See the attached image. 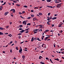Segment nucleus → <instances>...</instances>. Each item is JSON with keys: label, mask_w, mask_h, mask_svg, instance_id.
Instances as JSON below:
<instances>
[{"label": "nucleus", "mask_w": 64, "mask_h": 64, "mask_svg": "<svg viewBox=\"0 0 64 64\" xmlns=\"http://www.w3.org/2000/svg\"><path fill=\"white\" fill-rule=\"evenodd\" d=\"M31 16L32 17H33V16H34V15L33 14H32L31 15Z\"/></svg>", "instance_id": "37998d69"}, {"label": "nucleus", "mask_w": 64, "mask_h": 64, "mask_svg": "<svg viewBox=\"0 0 64 64\" xmlns=\"http://www.w3.org/2000/svg\"><path fill=\"white\" fill-rule=\"evenodd\" d=\"M58 15V14H55L54 15L55 16H57Z\"/></svg>", "instance_id": "3c124183"}, {"label": "nucleus", "mask_w": 64, "mask_h": 64, "mask_svg": "<svg viewBox=\"0 0 64 64\" xmlns=\"http://www.w3.org/2000/svg\"><path fill=\"white\" fill-rule=\"evenodd\" d=\"M54 1H55V3H57V4L59 3H60V2L58 1V0H54Z\"/></svg>", "instance_id": "7ed1b4c3"}, {"label": "nucleus", "mask_w": 64, "mask_h": 64, "mask_svg": "<svg viewBox=\"0 0 64 64\" xmlns=\"http://www.w3.org/2000/svg\"><path fill=\"white\" fill-rule=\"evenodd\" d=\"M40 63L42 64H44V63L43 62H40Z\"/></svg>", "instance_id": "393cba45"}, {"label": "nucleus", "mask_w": 64, "mask_h": 64, "mask_svg": "<svg viewBox=\"0 0 64 64\" xmlns=\"http://www.w3.org/2000/svg\"><path fill=\"white\" fill-rule=\"evenodd\" d=\"M22 33H20L18 34V35H22Z\"/></svg>", "instance_id": "473e14b6"}, {"label": "nucleus", "mask_w": 64, "mask_h": 64, "mask_svg": "<svg viewBox=\"0 0 64 64\" xmlns=\"http://www.w3.org/2000/svg\"><path fill=\"white\" fill-rule=\"evenodd\" d=\"M33 20L34 21H35L36 20V18H33Z\"/></svg>", "instance_id": "ddd939ff"}, {"label": "nucleus", "mask_w": 64, "mask_h": 64, "mask_svg": "<svg viewBox=\"0 0 64 64\" xmlns=\"http://www.w3.org/2000/svg\"><path fill=\"white\" fill-rule=\"evenodd\" d=\"M3 34H4L3 33L0 32V35H3Z\"/></svg>", "instance_id": "a211bd4d"}, {"label": "nucleus", "mask_w": 64, "mask_h": 64, "mask_svg": "<svg viewBox=\"0 0 64 64\" xmlns=\"http://www.w3.org/2000/svg\"><path fill=\"white\" fill-rule=\"evenodd\" d=\"M62 3H60V4H57V6H56V7L57 8H59L60 7H59V6L60 7V6H61V4H62Z\"/></svg>", "instance_id": "f257e3e1"}, {"label": "nucleus", "mask_w": 64, "mask_h": 64, "mask_svg": "<svg viewBox=\"0 0 64 64\" xmlns=\"http://www.w3.org/2000/svg\"><path fill=\"white\" fill-rule=\"evenodd\" d=\"M60 34H58V36H60Z\"/></svg>", "instance_id": "4d7b16f0"}, {"label": "nucleus", "mask_w": 64, "mask_h": 64, "mask_svg": "<svg viewBox=\"0 0 64 64\" xmlns=\"http://www.w3.org/2000/svg\"><path fill=\"white\" fill-rule=\"evenodd\" d=\"M43 52H44V51H42L41 52V53H43Z\"/></svg>", "instance_id": "69168bd1"}, {"label": "nucleus", "mask_w": 64, "mask_h": 64, "mask_svg": "<svg viewBox=\"0 0 64 64\" xmlns=\"http://www.w3.org/2000/svg\"><path fill=\"white\" fill-rule=\"evenodd\" d=\"M27 25H28H28L30 26L31 25V24L28 23V24Z\"/></svg>", "instance_id": "b1692460"}, {"label": "nucleus", "mask_w": 64, "mask_h": 64, "mask_svg": "<svg viewBox=\"0 0 64 64\" xmlns=\"http://www.w3.org/2000/svg\"><path fill=\"white\" fill-rule=\"evenodd\" d=\"M36 40H38V41H41V40H40L39 38H34V40H35V41H36Z\"/></svg>", "instance_id": "f03ea898"}, {"label": "nucleus", "mask_w": 64, "mask_h": 64, "mask_svg": "<svg viewBox=\"0 0 64 64\" xmlns=\"http://www.w3.org/2000/svg\"><path fill=\"white\" fill-rule=\"evenodd\" d=\"M24 42H21L20 43V44H22V43H23Z\"/></svg>", "instance_id": "13d9d810"}, {"label": "nucleus", "mask_w": 64, "mask_h": 64, "mask_svg": "<svg viewBox=\"0 0 64 64\" xmlns=\"http://www.w3.org/2000/svg\"><path fill=\"white\" fill-rule=\"evenodd\" d=\"M30 18H30V17H28L27 18L28 19H30Z\"/></svg>", "instance_id": "f704fd0d"}, {"label": "nucleus", "mask_w": 64, "mask_h": 64, "mask_svg": "<svg viewBox=\"0 0 64 64\" xmlns=\"http://www.w3.org/2000/svg\"><path fill=\"white\" fill-rule=\"evenodd\" d=\"M39 15H42V13L41 12L39 13Z\"/></svg>", "instance_id": "6ab92c4d"}, {"label": "nucleus", "mask_w": 64, "mask_h": 64, "mask_svg": "<svg viewBox=\"0 0 64 64\" xmlns=\"http://www.w3.org/2000/svg\"><path fill=\"white\" fill-rule=\"evenodd\" d=\"M33 32H34V34H36V33H37V32H36L35 31H34Z\"/></svg>", "instance_id": "4be33fe9"}, {"label": "nucleus", "mask_w": 64, "mask_h": 64, "mask_svg": "<svg viewBox=\"0 0 64 64\" xmlns=\"http://www.w3.org/2000/svg\"><path fill=\"white\" fill-rule=\"evenodd\" d=\"M25 8H27L28 6H23Z\"/></svg>", "instance_id": "412c9836"}, {"label": "nucleus", "mask_w": 64, "mask_h": 64, "mask_svg": "<svg viewBox=\"0 0 64 64\" xmlns=\"http://www.w3.org/2000/svg\"><path fill=\"white\" fill-rule=\"evenodd\" d=\"M38 9V7H35V8H34V9H36L37 8Z\"/></svg>", "instance_id": "a19ab883"}, {"label": "nucleus", "mask_w": 64, "mask_h": 64, "mask_svg": "<svg viewBox=\"0 0 64 64\" xmlns=\"http://www.w3.org/2000/svg\"><path fill=\"white\" fill-rule=\"evenodd\" d=\"M20 17L21 18H22V19H24V18H23V17H22V16H20Z\"/></svg>", "instance_id": "c756f323"}, {"label": "nucleus", "mask_w": 64, "mask_h": 64, "mask_svg": "<svg viewBox=\"0 0 64 64\" xmlns=\"http://www.w3.org/2000/svg\"><path fill=\"white\" fill-rule=\"evenodd\" d=\"M47 7H48V8H50V6H47Z\"/></svg>", "instance_id": "49530a36"}, {"label": "nucleus", "mask_w": 64, "mask_h": 64, "mask_svg": "<svg viewBox=\"0 0 64 64\" xmlns=\"http://www.w3.org/2000/svg\"><path fill=\"white\" fill-rule=\"evenodd\" d=\"M19 14H22V13L21 12H19Z\"/></svg>", "instance_id": "680f3d73"}, {"label": "nucleus", "mask_w": 64, "mask_h": 64, "mask_svg": "<svg viewBox=\"0 0 64 64\" xmlns=\"http://www.w3.org/2000/svg\"><path fill=\"white\" fill-rule=\"evenodd\" d=\"M50 62H51V63H53V62L52 61V60H51V59H50Z\"/></svg>", "instance_id": "bb28decb"}, {"label": "nucleus", "mask_w": 64, "mask_h": 64, "mask_svg": "<svg viewBox=\"0 0 64 64\" xmlns=\"http://www.w3.org/2000/svg\"><path fill=\"white\" fill-rule=\"evenodd\" d=\"M10 52H11V53H12V50H10Z\"/></svg>", "instance_id": "8fccbe9b"}, {"label": "nucleus", "mask_w": 64, "mask_h": 64, "mask_svg": "<svg viewBox=\"0 0 64 64\" xmlns=\"http://www.w3.org/2000/svg\"><path fill=\"white\" fill-rule=\"evenodd\" d=\"M25 31V30H22L21 31H20V33H23V32H24Z\"/></svg>", "instance_id": "0eeeda50"}, {"label": "nucleus", "mask_w": 64, "mask_h": 64, "mask_svg": "<svg viewBox=\"0 0 64 64\" xmlns=\"http://www.w3.org/2000/svg\"><path fill=\"white\" fill-rule=\"evenodd\" d=\"M22 48H21V49H20L19 50V52L20 53H21V52H22Z\"/></svg>", "instance_id": "1a4fd4ad"}, {"label": "nucleus", "mask_w": 64, "mask_h": 64, "mask_svg": "<svg viewBox=\"0 0 64 64\" xmlns=\"http://www.w3.org/2000/svg\"><path fill=\"white\" fill-rule=\"evenodd\" d=\"M2 53H5V51H3L2 52Z\"/></svg>", "instance_id": "603ef678"}, {"label": "nucleus", "mask_w": 64, "mask_h": 64, "mask_svg": "<svg viewBox=\"0 0 64 64\" xmlns=\"http://www.w3.org/2000/svg\"><path fill=\"white\" fill-rule=\"evenodd\" d=\"M25 56L23 55L22 56V58H23V59H24V58H25Z\"/></svg>", "instance_id": "2eb2a0df"}, {"label": "nucleus", "mask_w": 64, "mask_h": 64, "mask_svg": "<svg viewBox=\"0 0 64 64\" xmlns=\"http://www.w3.org/2000/svg\"><path fill=\"white\" fill-rule=\"evenodd\" d=\"M6 27L7 28H8L9 27V26H6Z\"/></svg>", "instance_id": "09e8293b"}, {"label": "nucleus", "mask_w": 64, "mask_h": 64, "mask_svg": "<svg viewBox=\"0 0 64 64\" xmlns=\"http://www.w3.org/2000/svg\"><path fill=\"white\" fill-rule=\"evenodd\" d=\"M34 30V31H38V29Z\"/></svg>", "instance_id": "4c0bfd02"}, {"label": "nucleus", "mask_w": 64, "mask_h": 64, "mask_svg": "<svg viewBox=\"0 0 64 64\" xmlns=\"http://www.w3.org/2000/svg\"><path fill=\"white\" fill-rule=\"evenodd\" d=\"M40 58H42V56H40Z\"/></svg>", "instance_id": "0e129e2a"}, {"label": "nucleus", "mask_w": 64, "mask_h": 64, "mask_svg": "<svg viewBox=\"0 0 64 64\" xmlns=\"http://www.w3.org/2000/svg\"><path fill=\"white\" fill-rule=\"evenodd\" d=\"M46 32H48V31H49V30H46Z\"/></svg>", "instance_id": "c03bdc74"}, {"label": "nucleus", "mask_w": 64, "mask_h": 64, "mask_svg": "<svg viewBox=\"0 0 64 64\" xmlns=\"http://www.w3.org/2000/svg\"><path fill=\"white\" fill-rule=\"evenodd\" d=\"M28 32H29L27 31V32H26L25 33H28Z\"/></svg>", "instance_id": "6e6d98bb"}, {"label": "nucleus", "mask_w": 64, "mask_h": 64, "mask_svg": "<svg viewBox=\"0 0 64 64\" xmlns=\"http://www.w3.org/2000/svg\"><path fill=\"white\" fill-rule=\"evenodd\" d=\"M22 26H22V25H20L18 26V27H19V28H21V27H22Z\"/></svg>", "instance_id": "9b49d317"}, {"label": "nucleus", "mask_w": 64, "mask_h": 64, "mask_svg": "<svg viewBox=\"0 0 64 64\" xmlns=\"http://www.w3.org/2000/svg\"><path fill=\"white\" fill-rule=\"evenodd\" d=\"M20 38H21V36H20L18 37V38L19 39H20Z\"/></svg>", "instance_id": "052dcab7"}, {"label": "nucleus", "mask_w": 64, "mask_h": 64, "mask_svg": "<svg viewBox=\"0 0 64 64\" xmlns=\"http://www.w3.org/2000/svg\"><path fill=\"white\" fill-rule=\"evenodd\" d=\"M54 60H57V61H59V59H58V58H57V59L55 58L54 59Z\"/></svg>", "instance_id": "dca6fc26"}, {"label": "nucleus", "mask_w": 64, "mask_h": 64, "mask_svg": "<svg viewBox=\"0 0 64 64\" xmlns=\"http://www.w3.org/2000/svg\"><path fill=\"white\" fill-rule=\"evenodd\" d=\"M8 14V12H6L4 13V15H7Z\"/></svg>", "instance_id": "9d476101"}, {"label": "nucleus", "mask_w": 64, "mask_h": 64, "mask_svg": "<svg viewBox=\"0 0 64 64\" xmlns=\"http://www.w3.org/2000/svg\"><path fill=\"white\" fill-rule=\"evenodd\" d=\"M10 25H11V24H12V22H10Z\"/></svg>", "instance_id": "e2e57ef3"}, {"label": "nucleus", "mask_w": 64, "mask_h": 64, "mask_svg": "<svg viewBox=\"0 0 64 64\" xmlns=\"http://www.w3.org/2000/svg\"><path fill=\"white\" fill-rule=\"evenodd\" d=\"M61 25H60V24L58 26V27H61Z\"/></svg>", "instance_id": "79ce46f5"}, {"label": "nucleus", "mask_w": 64, "mask_h": 64, "mask_svg": "<svg viewBox=\"0 0 64 64\" xmlns=\"http://www.w3.org/2000/svg\"><path fill=\"white\" fill-rule=\"evenodd\" d=\"M52 18H48L47 19V20L48 21H49V20H50L51 19H52Z\"/></svg>", "instance_id": "6e6552de"}, {"label": "nucleus", "mask_w": 64, "mask_h": 64, "mask_svg": "<svg viewBox=\"0 0 64 64\" xmlns=\"http://www.w3.org/2000/svg\"><path fill=\"white\" fill-rule=\"evenodd\" d=\"M50 8H53L52 7V6H50Z\"/></svg>", "instance_id": "de8ad7c7"}, {"label": "nucleus", "mask_w": 64, "mask_h": 64, "mask_svg": "<svg viewBox=\"0 0 64 64\" xmlns=\"http://www.w3.org/2000/svg\"><path fill=\"white\" fill-rule=\"evenodd\" d=\"M42 31V29H40L39 30L38 32H40V31Z\"/></svg>", "instance_id": "7c9ffc66"}, {"label": "nucleus", "mask_w": 64, "mask_h": 64, "mask_svg": "<svg viewBox=\"0 0 64 64\" xmlns=\"http://www.w3.org/2000/svg\"><path fill=\"white\" fill-rule=\"evenodd\" d=\"M11 11H12L13 12V13H15V9H12L11 10Z\"/></svg>", "instance_id": "423d86ee"}, {"label": "nucleus", "mask_w": 64, "mask_h": 64, "mask_svg": "<svg viewBox=\"0 0 64 64\" xmlns=\"http://www.w3.org/2000/svg\"><path fill=\"white\" fill-rule=\"evenodd\" d=\"M4 29H4L2 27H0V30H4Z\"/></svg>", "instance_id": "4468645a"}, {"label": "nucleus", "mask_w": 64, "mask_h": 64, "mask_svg": "<svg viewBox=\"0 0 64 64\" xmlns=\"http://www.w3.org/2000/svg\"><path fill=\"white\" fill-rule=\"evenodd\" d=\"M34 12V10H31V12Z\"/></svg>", "instance_id": "864d4df0"}, {"label": "nucleus", "mask_w": 64, "mask_h": 64, "mask_svg": "<svg viewBox=\"0 0 64 64\" xmlns=\"http://www.w3.org/2000/svg\"><path fill=\"white\" fill-rule=\"evenodd\" d=\"M29 29H30V28H28L27 29H26L25 30V31H28V30H29Z\"/></svg>", "instance_id": "aec40b11"}, {"label": "nucleus", "mask_w": 64, "mask_h": 64, "mask_svg": "<svg viewBox=\"0 0 64 64\" xmlns=\"http://www.w3.org/2000/svg\"><path fill=\"white\" fill-rule=\"evenodd\" d=\"M25 13V11H23L22 12V14H24Z\"/></svg>", "instance_id": "a18cd8bd"}, {"label": "nucleus", "mask_w": 64, "mask_h": 64, "mask_svg": "<svg viewBox=\"0 0 64 64\" xmlns=\"http://www.w3.org/2000/svg\"><path fill=\"white\" fill-rule=\"evenodd\" d=\"M16 50H18V47H16Z\"/></svg>", "instance_id": "58836bf2"}, {"label": "nucleus", "mask_w": 64, "mask_h": 64, "mask_svg": "<svg viewBox=\"0 0 64 64\" xmlns=\"http://www.w3.org/2000/svg\"><path fill=\"white\" fill-rule=\"evenodd\" d=\"M24 50V51H27V50Z\"/></svg>", "instance_id": "bf43d9fd"}, {"label": "nucleus", "mask_w": 64, "mask_h": 64, "mask_svg": "<svg viewBox=\"0 0 64 64\" xmlns=\"http://www.w3.org/2000/svg\"><path fill=\"white\" fill-rule=\"evenodd\" d=\"M12 42H13L12 41H11L10 42V43H12Z\"/></svg>", "instance_id": "774afa93"}, {"label": "nucleus", "mask_w": 64, "mask_h": 64, "mask_svg": "<svg viewBox=\"0 0 64 64\" xmlns=\"http://www.w3.org/2000/svg\"><path fill=\"white\" fill-rule=\"evenodd\" d=\"M34 40V38L33 37L32 38V40H31V41L32 42L33 41V40Z\"/></svg>", "instance_id": "f3484780"}, {"label": "nucleus", "mask_w": 64, "mask_h": 64, "mask_svg": "<svg viewBox=\"0 0 64 64\" xmlns=\"http://www.w3.org/2000/svg\"><path fill=\"white\" fill-rule=\"evenodd\" d=\"M54 47H55V45L54 44Z\"/></svg>", "instance_id": "338daca9"}, {"label": "nucleus", "mask_w": 64, "mask_h": 64, "mask_svg": "<svg viewBox=\"0 0 64 64\" xmlns=\"http://www.w3.org/2000/svg\"><path fill=\"white\" fill-rule=\"evenodd\" d=\"M16 5H17L18 6H20V4H17Z\"/></svg>", "instance_id": "5701e85b"}, {"label": "nucleus", "mask_w": 64, "mask_h": 64, "mask_svg": "<svg viewBox=\"0 0 64 64\" xmlns=\"http://www.w3.org/2000/svg\"><path fill=\"white\" fill-rule=\"evenodd\" d=\"M51 20H50L49 21H48L47 22V23H48V24H49V22H51Z\"/></svg>", "instance_id": "a878e982"}, {"label": "nucleus", "mask_w": 64, "mask_h": 64, "mask_svg": "<svg viewBox=\"0 0 64 64\" xmlns=\"http://www.w3.org/2000/svg\"><path fill=\"white\" fill-rule=\"evenodd\" d=\"M13 2H14V3H17V2L14 0H13Z\"/></svg>", "instance_id": "72a5a7b5"}, {"label": "nucleus", "mask_w": 64, "mask_h": 64, "mask_svg": "<svg viewBox=\"0 0 64 64\" xmlns=\"http://www.w3.org/2000/svg\"><path fill=\"white\" fill-rule=\"evenodd\" d=\"M57 19L56 17H54L52 18V20H54V19Z\"/></svg>", "instance_id": "f8f14e48"}, {"label": "nucleus", "mask_w": 64, "mask_h": 64, "mask_svg": "<svg viewBox=\"0 0 64 64\" xmlns=\"http://www.w3.org/2000/svg\"><path fill=\"white\" fill-rule=\"evenodd\" d=\"M52 27H54V24H52Z\"/></svg>", "instance_id": "c9c22d12"}, {"label": "nucleus", "mask_w": 64, "mask_h": 64, "mask_svg": "<svg viewBox=\"0 0 64 64\" xmlns=\"http://www.w3.org/2000/svg\"><path fill=\"white\" fill-rule=\"evenodd\" d=\"M2 8L0 7V10H2Z\"/></svg>", "instance_id": "ea45409f"}, {"label": "nucleus", "mask_w": 64, "mask_h": 64, "mask_svg": "<svg viewBox=\"0 0 64 64\" xmlns=\"http://www.w3.org/2000/svg\"><path fill=\"white\" fill-rule=\"evenodd\" d=\"M38 26H40V28H42V27H43V26H44L43 25H38Z\"/></svg>", "instance_id": "39448f33"}, {"label": "nucleus", "mask_w": 64, "mask_h": 64, "mask_svg": "<svg viewBox=\"0 0 64 64\" xmlns=\"http://www.w3.org/2000/svg\"><path fill=\"white\" fill-rule=\"evenodd\" d=\"M50 12H49L48 13V16H50Z\"/></svg>", "instance_id": "cd10ccee"}, {"label": "nucleus", "mask_w": 64, "mask_h": 64, "mask_svg": "<svg viewBox=\"0 0 64 64\" xmlns=\"http://www.w3.org/2000/svg\"><path fill=\"white\" fill-rule=\"evenodd\" d=\"M60 32L61 33H62V32H63V31H62V30H61L60 31Z\"/></svg>", "instance_id": "e433bc0d"}, {"label": "nucleus", "mask_w": 64, "mask_h": 64, "mask_svg": "<svg viewBox=\"0 0 64 64\" xmlns=\"http://www.w3.org/2000/svg\"><path fill=\"white\" fill-rule=\"evenodd\" d=\"M19 30H23V28H20L19 29Z\"/></svg>", "instance_id": "c85d7f7f"}, {"label": "nucleus", "mask_w": 64, "mask_h": 64, "mask_svg": "<svg viewBox=\"0 0 64 64\" xmlns=\"http://www.w3.org/2000/svg\"><path fill=\"white\" fill-rule=\"evenodd\" d=\"M44 45V44H43L42 45V47H43Z\"/></svg>", "instance_id": "5fc2aeb1"}, {"label": "nucleus", "mask_w": 64, "mask_h": 64, "mask_svg": "<svg viewBox=\"0 0 64 64\" xmlns=\"http://www.w3.org/2000/svg\"><path fill=\"white\" fill-rule=\"evenodd\" d=\"M22 23L23 24H24V25H26V20H24V22H23Z\"/></svg>", "instance_id": "20e7f679"}, {"label": "nucleus", "mask_w": 64, "mask_h": 64, "mask_svg": "<svg viewBox=\"0 0 64 64\" xmlns=\"http://www.w3.org/2000/svg\"><path fill=\"white\" fill-rule=\"evenodd\" d=\"M46 60H49V58H46Z\"/></svg>", "instance_id": "2f4dec72"}]
</instances>
